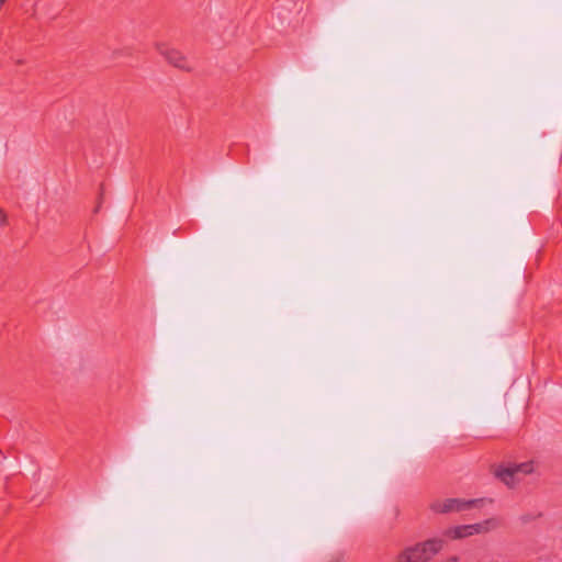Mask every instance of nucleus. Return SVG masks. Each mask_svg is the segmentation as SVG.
<instances>
[{
    "label": "nucleus",
    "instance_id": "1",
    "mask_svg": "<svg viewBox=\"0 0 562 562\" xmlns=\"http://www.w3.org/2000/svg\"><path fill=\"white\" fill-rule=\"evenodd\" d=\"M443 547V540L439 538L428 539L403 550L396 558V562H427Z\"/></svg>",
    "mask_w": 562,
    "mask_h": 562
},
{
    "label": "nucleus",
    "instance_id": "2",
    "mask_svg": "<svg viewBox=\"0 0 562 562\" xmlns=\"http://www.w3.org/2000/svg\"><path fill=\"white\" fill-rule=\"evenodd\" d=\"M535 469L533 461L515 463L507 467H499L495 471V476L508 487H515L526 475L531 474Z\"/></svg>",
    "mask_w": 562,
    "mask_h": 562
},
{
    "label": "nucleus",
    "instance_id": "3",
    "mask_svg": "<svg viewBox=\"0 0 562 562\" xmlns=\"http://www.w3.org/2000/svg\"><path fill=\"white\" fill-rule=\"evenodd\" d=\"M484 499L446 498L436 499L430 503L429 508L436 514H449L468 510Z\"/></svg>",
    "mask_w": 562,
    "mask_h": 562
},
{
    "label": "nucleus",
    "instance_id": "4",
    "mask_svg": "<svg viewBox=\"0 0 562 562\" xmlns=\"http://www.w3.org/2000/svg\"><path fill=\"white\" fill-rule=\"evenodd\" d=\"M497 526L498 522L496 519H487L479 524L462 525L449 528L445 531V536L452 539H461L469 536L487 532L495 529Z\"/></svg>",
    "mask_w": 562,
    "mask_h": 562
},
{
    "label": "nucleus",
    "instance_id": "5",
    "mask_svg": "<svg viewBox=\"0 0 562 562\" xmlns=\"http://www.w3.org/2000/svg\"><path fill=\"white\" fill-rule=\"evenodd\" d=\"M155 47L157 52L166 59V61H168L173 67L182 70L191 69L190 60L179 49L167 43H156Z\"/></svg>",
    "mask_w": 562,
    "mask_h": 562
},
{
    "label": "nucleus",
    "instance_id": "6",
    "mask_svg": "<svg viewBox=\"0 0 562 562\" xmlns=\"http://www.w3.org/2000/svg\"><path fill=\"white\" fill-rule=\"evenodd\" d=\"M0 223H1V225H4L7 223V215L2 211V209H0Z\"/></svg>",
    "mask_w": 562,
    "mask_h": 562
},
{
    "label": "nucleus",
    "instance_id": "7",
    "mask_svg": "<svg viewBox=\"0 0 562 562\" xmlns=\"http://www.w3.org/2000/svg\"><path fill=\"white\" fill-rule=\"evenodd\" d=\"M458 557H451L447 562H458Z\"/></svg>",
    "mask_w": 562,
    "mask_h": 562
},
{
    "label": "nucleus",
    "instance_id": "8",
    "mask_svg": "<svg viewBox=\"0 0 562 562\" xmlns=\"http://www.w3.org/2000/svg\"><path fill=\"white\" fill-rule=\"evenodd\" d=\"M4 0H0V4L3 3Z\"/></svg>",
    "mask_w": 562,
    "mask_h": 562
}]
</instances>
